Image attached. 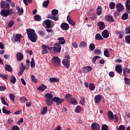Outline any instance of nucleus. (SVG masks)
<instances>
[{
    "label": "nucleus",
    "instance_id": "obj_25",
    "mask_svg": "<svg viewBox=\"0 0 130 130\" xmlns=\"http://www.w3.org/2000/svg\"><path fill=\"white\" fill-rule=\"evenodd\" d=\"M45 24L46 25V28H47V29L51 28V21L49 19H47L45 21Z\"/></svg>",
    "mask_w": 130,
    "mask_h": 130
},
{
    "label": "nucleus",
    "instance_id": "obj_43",
    "mask_svg": "<svg viewBox=\"0 0 130 130\" xmlns=\"http://www.w3.org/2000/svg\"><path fill=\"white\" fill-rule=\"evenodd\" d=\"M109 8L110 10H114L115 8V3L114 2H111L109 4Z\"/></svg>",
    "mask_w": 130,
    "mask_h": 130
},
{
    "label": "nucleus",
    "instance_id": "obj_18",
    "mask_svg": "<svg viewBox=\"0 0 130 130\" xmlns=\"http://www.w3.org/2000/svg\"><path fill=\"white\" fill-rule=\"evenodd\" d=\"M102 36L104 38H108L109 37V32L107 29H105L102 32Z\"/></svg>",
    "mask_w": 130,
    "mask_h": 130
},
{
    "label": "nucleus",
    "instance_id": "obj_7",
    "mask_svg": "<svg viewBox=\"0 0 130 130\" xmlns=\"http://www.w3.org/2000/svg\"><path fill=\"white\" fill-rule=\"evenodd\" d=\"M116 9L117 12L121 13L124 10V7H123V5L121 3H118L116 6Z\"/></svg>",
    "mask_w": 130,
    "mask_h": 130
},
{
    "label": "nucleus",
    "instance_id": "obj_62",
    "mask_svg": "<svg viewBox=\"0 0 130 130\" xmlns=\"http://www.w3.org/2000/svg\"><path fill=\"white\" fill-rule=\"evenodd\" d=\"M91 19L92 21H94L97 19V15L96 14L92 15V16L91 17Z\"/></svg>",
    "mask_w": 130,
    "mask_h": 130
},
{
    "label": "nucleus",
    "instance_id": "obj_6",
    "mask_svg": "<svg viewBox=\"0 0 130 130\" xmlns=\"http://www.w3.org/2000/svg\"><path fill=\"white\" fill-rule=\"evenodd\" d=\"M10 11L7 9H3L1 11V15L2 17H4L5 18H7L8 16L10 15Z\"/></svg>",
    "mask_w": 130,
    "mask_h": 130
},
{
    "label": "nucleus",
    "instance_id": "obj_24",
    "mask_svg": "<svg viewBox=\"0 0 130 130\" xmlns=\"http://www.w3.org/2000/svg\"><path fill=\"white\" fill-rule=\"evenodd\" d=\"M67 21L69 22L71 26H75L76 25V22L75 21H73L72 19H71V16H68L67 17Z\"/></svg>",
    "mask_w": 130,
    "mask_h": 130
},
{
    "label": "nucleus",
    "instance_id": "obj_48",
    "mask_svg": "<svg viewBox=\"0 0 130 130\" xmlns=\"http://www.w3.org/2000/svg\"><path fill=\"white\" fill-rule=\"evenodd\" d=\"M51 14L53 16H57V15L58 14V10L57 9H53L51 11Z\"/></svg>",
    "mask_w": 130,
    "mask_h": 130
},
{
    "label": "nucleus",
    "instance_id": "obj_11",
    "mask_svg": "<svg viewBox=\"0 0 130 130\" xmlns=\"http://www.w3.org/2000/svg\"><path fill=\"white\" fill-rule=\"evenodd\" d=\"M92 68L91 66H86L83 68L82 72L84 74H86L89 72H91V71H92Z\"/></svg>",
    "mask_w": 130,
    "mask_h": 130
},
{
    "label": "nucleus",
    "instance_id": "obj_4",
    "mask_svg": "<svg viewBox=\"0 0 130 130\" xmlns=\"http://www.w3.org/2000/svg\"><path fill=\"white\" fill-rule=\"evenodd\" d=\"M52 100L56 105H60V104H61V103L64 101V99H60L57 96H54Z\"/></svg>",
    "mask_w": 130,
    "mask_h": 130
},
{
    "label": "nucleus",
    "instance_id": "obj_57",
    "mask_svg": "<svg viewBox=\"0 0 130 130\" xmlns=\"http://www.w3.org/2000/svg\"><path fill=\"white\" fill-rule=\"evenodd\" d=\"M20 100L22 103H25V102H26V101H27V98L25 96L20 98Z\"/></svg>",
    "mask_w": 130,
    "mask_h": 130
},
{
    "label": "nucleus",
    "instance_id": "obj_36",
    "mask_svg": "<svg viewBox=\"0 0 130 130\" xmlns=\"http://www.w3.org/2000/svg\"><path fill=\"white\" fill-rule=\"evenodd\" d=\"M16 81L17 79H16V77H15L14 75H12L10 78L11 83H12V84H15Z\"/></svg>",
    "mask_w": 130,
    "mask_h": 130
},
{
    "label": "nucleus",
    "instance_id": "obj_61",
    "mask_svg": "<svg viewBox=\"0 0 130 130\" xmlns=\"http://www.w3.org/2000/svg\"><path fill=\"white\" fill-rule=\"evenodd\" d=\"M119 13H120V12L115 11L114 14V18H117V17L119 16Z\"/></svg>",
    "mask_w": 130,
    "mask_h": 130
},
{
    "label": "nucleus",
    "instance_id": "obj_52",
    "mask_svg": "<svg viewBox=\"0 0 130 130\" xmlns=\"http://www.w3.org/2000/svg\"><path fill=\"white\" fill-rule=\"evenodd\" d=\"M30 67L32 69L35 68V61L33 58H31V60L30 61Z\"/></svg>",
    "mask_w": 130,
    "mask_h": 130
},
{
    "label": "nucleus",
    "instance_id": "obj_32",
    "mask_svg": "<svg viewBox=\"0 0 130 130\" xmlns=\"http://www.w3.org/2000/svg\"><path fill=\"white\" fill-rule=\"evenodd\" d=\"M46 103L48 106H51L53 104V101L52 100L46 99Z\"/></svg>",
    "mask_w": 130,
    "mask_h": 130
},
{
    "label": "nucleus",
    "instance_id": "obj_37",
    "mask_svg": "<svg viewBox=\"0 0 130 130\" xmlns=\"http://www.w3.org/2000/svg\"><path fill=\"white\" fill-rule=\"evenodd\" d=\"M104 55L106 57H109V56H110V54L109 53V51L108 50V49H107L104 50Z\"/></svg>",
    "mask_w": 130,
    "mask_h": 130
},
{
    "label": "nucleus",
    "instance_id": "obj_8",
    "mask_svg": "<svg viewBox=\"0 0 130 130\" xmlns=\"http://www.w3.org/2000/svg\"><path fill=\"white\" fill-rule=\"evenodd\" d=\"M60 27L64 31H68L70 28V26H69V24L67 23L63 22L62 24H61Z\"/></svg>",
    "mask_w": 130,
    "mask_h": 130
},
{
    "label": "nucleus",
    "instance_id": "obj_12",
    "mask_svg": "<svg viewBox=\"0 0 130 130\" xmlns=\"http://www.w3.org/2000/svg\"><path fill=\"white\" fill-rule=\"evenodd\" d=\"M101 99H102V95L101 94H98L94 96V102L96 104H98V103H100L101 101Z\"/></svg>",
    "mask_w": 130,
    "mask_h": 130
},
{
    "label": "nucleus",
    "instance_id": "obj_63",
    "mask_svg": "<svg viewBox=\"0 0 130 130\" xmlns=\"http://www.w3.org/2000/svg\"><path fill=\"white\" fill-rule=\"evenodd\" d=\"M12 130H20V128L17 125H14L12 127Z\"/></svg>",
    "mask_w": 130,
    "mask_h": 130
},
{
    "label": "nucleus",
    "instance_id": "obj_38",
    "mask_svg": "<svg viewBox=\"0 0 130 130\" xmlns=\"http://www.w3.org/2000/svg\"><path fill=\"white\" fill-rule=\"evenodd\" d=\"M125 41L127 44H130V35L125 36Z\"/></svg>",
    "mask_w": 130,
    "mask_h": 130
},
{
    "label": "nucleus",
    "instance_id": "obj_2",
    "mask_svg": "<svg viewBox=\"0 0 130 130\" xmlns=\"http://www.w3.org/2000/svg\"><path fill=\"white\" fill-rule=\"evenodd\" d=\"M52 62L54 67H58L60 66V59L58 56H56L52 58Z\"/></svg>",
    "mask_w": 130,
    "mask_h": 130
},
{
    "label": "nucleus",
    "instance_id": "obj_47",
    "mask_svg": "<svg viewBox=\"0 0 130 130\" xmlns=\"http://www.w3.org/2000/svg\"><path fill=\"white\" fill-rule=\"evenodd\" d=\"M124 80L125 83V85H128L129 86L130 85V79L127 77H125L124 78Z\"/></svg>",
    "mask_w": 130,
    "mask_h": 130
},
{
    "label": "nucleus",
    "instance_id": "obj_49",
    "mask_svg": "<svg viewBox=\"0 0 130 130\" xmlns=\"http://www.w3.org/2000/svg\"><path fill=\"white\" fill-rule=\"evenodd\" d=\"M98 58H100V56H95L92 58V63H94V64H96V60L98 59Z\"/></svg>",
    "mask_w": 130,
    "mask_h": 130
},
{
    "label": "nucleus",
    "instance_id": "obj_30",
    "mask_svg": "<svg viewBox=\"0 0 130 130\" xmlns=\"http://www.w3.org/2000/svg\"><path fill=\"white\" fill-rule=\"evenodd\" d=\"M34 20L36 21L37 22H40L41 20H42V18H41V16L39 15V14H36L34 16Z\"/></svg>",
    "mask_w": 130,
    "mask_h": 130
},
{
    "label": "nucleus",
    "instance_id": "obj_17",
    "mask_svg": "<svg viewBox=\"0 0 130 130\" xmlns=\"http://www.w3.org/2000/svg\"><path fill=\"white\" fill-rule=\"evenodd\" d=\"M98 26H99L100 30H104V28H105V23H104V22L103 21H99L97 23Z\"/></svg>",
    "mask_w": 130,
    "mask_h": 130
},
{
    "label": "nucleus",
    "instance_id": "obj_3",
    "mask_svg": "<svg viewBox=\"0 0 130 130\" xmlns=\"http://www.w3.org/2000/svg\"><path fill=\"white\" fill-rule=\"evenodd\" d=\"M11 3H8L6 1H2L1 3V8L3 10H9L10 9V5Z\"/></svg>",
    "mask_w": 130,
    "mask_h": 130
},
{
    "label": "nucleus",
    "instance_id": "obj_28",
    "mask_svg": "<svg viewBox=\"0 0 130 130\" xmlns=\"http://www.w3.org/2000/svg\"><path fill=\"white\" fill-rule=\"evenodd\" d=\"M95 40H103L104 38L101 36V35L100 34H96L95 36Z\"/></svg>",
    "mask_w": 130,
    "mask_h": 130
},
{
    "label": "nucleus",
    "instance_id": "obj_31",
    "mask_svg": "<svg viewBox=\"0 0 130 130\" xmlns=\"http://www.w3.org/2000/svg\"><path fill=\"white\" fill-rule=\"evenodd\" d=\"M45 97H46V99L52 100L53 98V94L50 93H47L46 95H45Z\"/></svg>",
    "mask_w": 130,
    "mask_h": 130
},
{
    "label": "nucleus",
    "instance_id": "obj_26",
    "mask_svg": "<svg viewBox=\"0 0 130 130\" xmlns=\"http://www.w3.org/2000/svg\"><path fill=\"white\" fill-rule=\"evenodd\" d=\"M49 82L54 84V83H58V82H59V79H58V78L52 77L49 79Z\"/></svg>",
    "mask_w": 130,
    "mask_h": 130
},
{
    "label": "nucleus",
    "instance_id": "obj_55",
    "mask_svg": "<svg viewBox=\"0 0 130 130\" xmlns=\"http://www.w3.org/2000/svg\"><path fill=\"white\" fill-rule=\"evenodd\" d=\"M0 78H2L3 80H8V78H9V75L0 74Z\"/></svg>",
    "mask_w": 130,
    "mask_h": 130
},
{
    "label": "nucleus",
    "instance_id": "obj_29",
    "mask_svg": "<svg viewBox=\"0 0 130 130\" xmlns=\"http://www.w3.org/2000/svg\"><path fill=\"white\" fill-rule=\"evenodd\" d=\"M96 14L98 16H100L102 14V8H101V6H98Z\"/></svg>",
    "mask_w": 130,
    "mask_h": 130
},
{
    "label": "nucleus",
    "instance_id": "obj_54",
    "mask_svg": "<svg viewBox=\"0 0 130 130\" xmlns=\"http://www.w3.org/2000/svg\"><path fill=\"white\" fill-rule=\"evenodd\" d=\"M14 24H15V21L14 20H10L8 23V27H9V28L13 27Z\"/></svg>",
    "mask_w": 130,
    "mask_h": 130
},
{
    "label": "nucleus",
    "instance_id": "obj_50",
    "mask_svg": "<svg viewBox=\"0 0 130 130\" xmlns=\"http://www.w3.org/2000/svg\"><path fill=\"white\" fill-rule=\"evenodd\" d=\"M94 52L95 55H100L101 53V50L99 49H95L94 51Z\"/></svg>",
    "mask_w": 130,
    "mask_h": 130
},
{
    "label": "nucleus",
    "instance_id": "obj_53",
    "mask_svg": "<svg viewBox=\"0 0 130 130\" xmlns=\"http://www.w3.org/2000/svg\"><path fill=\"white\" fill-rule=\"evenodd\" d=\"M1 101L2 102V103L4 105H6L7 106H9V104H8V103L7 102V101H6V100H5V99L4 98V97H1Z\"/></svg>",
    "mask_w": 130,
    "mask_h": 130
},
{
    "label": "nucleus",
    "instance_id": "obj_9",
    "mask_svg": "<svg viewBox=\"0 0 130 130\" xmlns=\"http://www.w3.org/2000/svg\"><path fill=\"white\" fill-rule=\"evenodd\" d=\"M105 19L106 21L110 23H113V22H114V19L113 18V17L109 14H108L107 16H106Z\"/></svg>",
    "mask_w": 130,
    "mask_h": 130
},
{
    "label": "nucleus",
    "instance_id": "obj_60",
    "mask_svg": "<svg viewBox=\"0 0 130 130\" xmlns=\"http://www.w3.org/2000/svg\"><path fill=\"white\" fill-rule=\"evenodd\" d=\"M102 130H108V126L106 124H104L102 126Z\"/></svg>",
    "mask_w": 130,
    "mask_h": 130
},
{
    "label": "nucleus",
    "instance_id": "obj_42",
    "mask_svg": "<svg viewBox=\"0 0 130 130\" xmlns=\"http://www.w3.org/2000/svg\"><path fill=\"white\" fill-rule=\"evenodd\" d=\"M87 46V43L85 41H82L79 44V47L84 48Z\"/></svg>",
    "mask_w": 130,
    "mask_h": 130
},
{
    "label": "nucleus",
    "instance_id": "obj_58",
    "mask_svg": "<svg viewBox=\"0 0 130 130\" xmlns=\"http://www.w3.org/2000/svg\"><path fill=\"white\" fill-rule=\"evenodd\" d=\"M125 34H130V27L127 26L125 29Z\"/></svg>",
    "mask_w": 130,
    "mask_h": 130
},
{
    "label": "nucleus",
    "instance_id": "obj_23",
    "mask_svg": "<svg viewBox=\"0 0 130 130\" xmlns=\"http://www.w3.org/2000/svg\"><path fill=\"white\" fill-rule=\"evenodd\" d=\"M64 98L66 100H67V101H68V102H70L74 98H73V95L72 94H67L65 95Z\"/></svg>",
    "mask_w": 130,
    "mask_h": 130
},
{
    "label": "nucleus",
    "instance_id": "obj_56",
    "mask_svg": "<svg viewBox=\"0 0 130 130\" xmlns=\"http://www.w3.org/2000/svg\"><path fill=\"white\" fill-rule=\"evenodd\" d=\"M31 81L32 82H33V83H35V84H36V83H37V79H36L35 78V76L34 75H31Z\"/></svg>",
    "mask_w": 130,
    "mask_h": 130
},
{
    "label": "nucleus",
    "instance_id": "obj_5",
    "mask_svg": "<svg viewBox=\"0 0 130 130\" xmlns=\"http://www.w3.org/2000/svg\"><path fill=\"white\" fill-rule=\"evenodd\" d=\"M54 45L55 46L53 47V50L56 53H59L61 51V45H58L57 43H56Z\"/></svg>",
    "mask_w": 130,
    "mask_h": 130
},
{
    "label": "nucleus",
    "instance_id": "obj_10",
    "mask_svg": "<svg viewBox=\"0 0 130 130\" xmlns=\"http://www.w3.org/2000/svg\"><path fill=\"white\" fill-rule=\"evenodd\" d=\"M91 127L92 130H100V125L97 123H92Z\"/></svg>",
    "mask_w": 130,
    "mask_h": 130
},
{
    "label": "nucleus",
    "instance_id": "obj_15",
    "mask_svg": "<svg viewBox=\"0 0 130 130\" xmlns=\"http://www.w3.org/2000/svg\"><path fill=\"white\" fill-rule=\"evenodd\" d=\"M121 67L122 65H117L115 67V71L118 74H119V75L122 74V68Z\"/></svg>",
    "mask_w": 130,
    "mask_h": 130
},
{
    "label": "nucleus",
    "instance_id": "obj_27",
    "mask_svg": "<svg viewBox=\"0 0 130 130\" xmlns=\"http://www.w3.org/2000/svg\"><path fill=\"white\" fill-rule=\"evenodd\" d=\"M21 38H22V35L21 34H16L15 38L14 39V41L17 42V41H21Z\"/></svg>",
    "mask_w": 130,
    "mask_h": 130
},
{
    "label": "nucleus",
    "instance_id": "obj_51",
    "mask_svg": "<svg viewBox=\"0 0 130 130\" xmlns=\"http://www.w3.org/2000/svg\"><path fill=\"white\" fill-rule=\"evenodd\" d=\"M46 112H47V107H44L43 108L41 113V114H46Z\"/></svg>",
    "mask_w": 130,
    "mask_h": 130
},
{
    "label": "nucleus",
    "instance_id": "obj_1",
    "mask_svg": "<svg viewBox=\"0 0 130 130\" xmlns=\"http://www.w3.org/2000/svg\"><path fill=\"white\" fill-rule=\"evenodd\" d=\"M26 33L27 34V37L31 42H36L38 37L37 35L35 33V30L32 28H28L26 29Z\"/></svg>",
    "mask_w": 130,
    "mask_h": 130
},
{
    "label": "nucleus",
    "instance_id": "obj_46",
    "mask_svg": "<svg viewBox=\"0 0 130 130\" xmlns=\"http://www.w3.org/2000/svg\"><path fill=\"white\" fill-rule=\"evenodd\" d=\"M89 49L91 50H95V44L93 43H91L89 45Z\"/></svg>",
    "mask_w": 130,
    "mask_h": 130
},
{
    "label": "nucleus",
    "instance_id": "obj_20",
    "mask_svg": "<svg viewBox=\"0 0 130 130\" xmlns=\"http://www.w3.org/2000/svg\"><path fill=\"white\" fill-rule=\"evenodd\" d=\"M55 16L56 15H52L51 14H50L47 16V19H51L52 20H53V21H58V17Z\"/></svg>",
    "mask_w": 130,
    "mask_h": 130
},
{
    "label": "nucleus",
    "instance_id": "obj_22",
    "mask_svg": "<svg viewBox=\"0 0 130 130\" xmlns=\"http://www.w3.org/2000/svg\"><path fill=\"white\" fill-rule=\"evenodd\" d=\"M58 43H57L58 45H61L60 44H64L66 43V40L63 37L58 38Z\"/></svg>",
    "mask_w": 130,
    "mask_h": 130
},
{
    "label": "nucleus",
    "instance_id": "obj_41",
    "mask_svg": "<svg viewBox=\"0 0 130 130\" xmlns=\"http://www.w3.org/2000/svg\"><path fill=\"white\" fill-rule=\"evenodd\" d=\"M70 103L73 105H77L78 104V101H77V100L75 98H73V99L71 100Z\"/></svg>",
    "mask_w": 130,
    "mask_h": 130
},
{
    "label": "nucleus",
    "instance_id": "obj_34",
    "mask_svg": "<svg viewBox=\"0 0 130 130\" xmlns=\"http://www.w3.org/2000/svg\"><path fill=\"white\" fill-rule=\"evenodd\" d=\"M122 20H123V21H125V20H127L128 19V14L127 13H124L121 17Z\"/></svg>",
    "mask_w": 130,
    "mask_h": 130
},
{
    "label": "nucleus",
    "instance_id": "obj_39",
    "mask_svg": "<svg viewBox=\"0 0 130 130\" xmlns=\"http://www.w3.org/2000/svg\"><path fill=\"white\" fill-rule=\"evenodd\" d=\"M5 69L6 70V71H7V72H12L13 71L11 65L9 64H6Z\"/></svg>",
    "mask_w": 130,
    "mask_h": 130
},
{
    "label": "nucleus",
    "instance_id": "obj_44",
    "mask_svg": "<svg viewBox=\"0 0 130 130\" xmlns=\"http://www.w3.org/2000/svg\"><path fill=\"white\" fill-rule=\"evenodd\" d=\"M2 111H3V113H4L5 114H11V112L10 111H9L8 109L5 108V107H3L2 108Z\"/></svg>",
    "mask_w": 130,
    "mask_h": 130
},
{
    "label": "nucleus",
    "instance_id": "obj_21",
    "mask_svg": "<svg viewBox=\"0 0 130 130\" xmlns=\"http://www.w3.org/2000/svg\"><path fill=\"white\" fill-rule=\"evenodd\" d=\"M46 89H47V86L44 85V84H42L41 86L38 87L37 90H38V91H41V92H43V91L46 90Z\"/></svg>",
    "mask_w": 130,
    "mask_h": 130
},
{
    "label": "nucleus",
    "instance_id": "obj_64",
    "mask_svg": "<svg viewBox=\"0 0 130 130\" xmlns=\"http://www.w3.org/2000/svg\"><path fill=\"white\" fill-rule=\"evenodd\" d=\"M72 46L74 47V48H78V44L74 42L72 43Z\"/></svg>",
    "mask_w": 130,
    "mask_h": 130
},
{
    "label": "nucleus",
    "instance_id": "obj_33",
    "mask_svg": "<svg viewBox=\"0 0 130 130\" xmlns=\"http://www.w3.org/2000/svg\"><path fill=\"white\" fill-rule=\"evenodd\" d=\"M16 10L18 11V13L19 16H21L23 13H24V9L23 8L20 9L19 7H16Z\"/></svg>",
    "mask_w": 130,
    "mask_h": 130
},
{
    "label": "nucleus",
    "instance_id": "obj_35",
    "mask_svg": "<svg viewBox=\"0 0 130 130\" xmlns=\"http://www.w3.org/2000/svg\"><path fill=\"white\" fill-rule=\"evenodd\" d=\"M75 111L76 112V113H80V112L82 111V108H81V106H76Z\"/></svg>",
    "mask_w": 130,
    "mask_h": 130
},
{
    "label": "nucleus",
    "instance_id": "obj_59",
    "mask_svg": "<svg viewBox=\"0 0 130 130\" xmlns=\"http://www.w3.org/2000/svg\"><path fill=\"white\" fill-rule=\"evenodd\" d=\"M15 95L11 93L9 95V98L11 99V100H12V101H15Z\"/></svg>",
    "mask_w": 130,
    "mask_h": 130
},
{
    "label": "nucleus",
    "instance_id": "obj_19",
    "mask_svg": "<svg viewBox=\"0 0 130 130\" xmlns=\"http://www.w3.org/2000/svg\"><path fill=\"white\" fill-rule=\"evenodd\" d=\"M62 63H63V66H65L67 69L70 68V60L64 59L62 60Z\"/></svg>",
    "mask_w": 130,
    "mask_h": 130
},
{
    "label": "nucleus",
    "instance_id": "obj_45",
    "mask_svg": "<svg viewBox=\"0 0 130 130\" xmlns=\"http://www.w3.org/2000/svg\"><path fill=\"white\" fill-rule=\"evenodd\" d=\"M49 5V0L45 1L43 3V7L44 8H47Z\"/></svg>",
    "mask_w": 130,
    "mask_h": 130
},
{
    "label": "nucleus",
    "instance_id": "obj_16",
    "mask_svg": "<svg viewBox=\"0 0 130 130\" xmlns=\"http://www.w3.org/2000/svg\"><path fill=\"white\" fill-rule=\"evenodd\" d=\"M42 49H43L42 51V54H45L48 53V51H47L48 47L46 45H43L41 46Z\"/></svg>",
    "mask_w": 130,
    "mask_h": 130
},
{
    "label": "nucleus",
    "instance_id": "obj_13",
    "mask_svg": "<svg viewBox=\"0 0 130 130\" xmlns=\"http://www.w3.org/2000/svg\"><path fill=\"white\" fill-rule=\"evenodd\" d=\"M16 57L18 61H21L24 58V55L21 52H18L16 54Z\"/></svg>",
    "mask_w": 130,
    "mask_h": 130
},
{
    "label": "nucleus",
    "instance_id": "obj_14",
    "mask_svg": "<svg viewBox=\"0 0 130 130\" xmlns=\"http://www.w3.org/2000/svg\"><path fill=\"white\" fill-rule=\"evenodd\" d=\"M107 116L108 119H109L110 120H113V119H114V115H113V113L111 111H108Z\"/></svg>",
    "mask_w": 130,
    "mask_h": 130
},
{
    "label": "nucleus",
    "instance_id": "obj_40",
    "mask_svg": "<svg viewBox=\"0 0 130 130\" xmlns=\"http://www.w3.org/2000/svg\"><path fill=\"white\" fill-rule=\"evenodd\" d=\"M89 89L90 91H94L95 90V85L93 83H89Z\"/></svg>",
    "mask_w": 130,
    "mask_h": 130
}]
</instances>
